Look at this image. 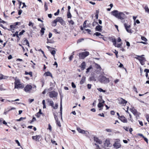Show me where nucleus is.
<instances>
[{"label":"nucleus","mask_w":149,"mask_h":149,"mask_svg":"<svg viewBox=\"0 0 149 149\" xmlns=\"http://www.w3.org/2000/svg\"><path fill=\"white\" fill-rule=\"evenodd\" d=\"M111 14L121 20H123L125 17V15L123 13L119 12L117 10H114L112 11Z\"/></svg>","instance_id":"nucleus-1"},{"label":"nucleus","mask_w":149,"mask_h":149,"mask_svg":"<svg viewBox=\"0 0 149 149\" xmlns=\"http://www.w3.org/2000/svg\"><path fill=\"white\" fill-rule=\"evenodd\" d=\"M98 79L99 81L102 83L107 84L109 82V78L102 75H100L98 77Z\"/></svg>","instance_id":"nucleus-2"},{"label":"nucleus","mask_w":149,"mask_h":149,"mask_svg":"<svg viewBox=\"0 0 149 149\" xmlns=\"http://www.w3.org/2000/svg\"><path fill=\"white\" fill-rule=\"evenodd\" d=\"M89 54V52L87 51L80 53L79 54V57L80 58L84 59Z\"/></svg>","instance_id":"nucleus-3"},{"label":"nucleus","mask_w":149,"mask_h":149,"mask_svg":"<svg viewBox=\"0 0 149 149\" xmlns=\"http://www.w3.org/2000/svg\"><path fill=\"white\" fill-rule=\"evenodd\" d=\"M131 111L134 115L136 116L137 119L139 117V115L141 114V113L138 112L137 111L134 109V108H132L131 109Z\"/></svg>","instance_id":"nucleus-4"},{"label":"nucleus","mask_w":149,"mask_h":149,"mask_svg":"<svg viewBox=\"0 0 149 149\" xmlns=\"http://www.w3.org/2000/svg\"><path fill=\"white\" fill-rule=\"evenodd\" d=\"M120 141V140L119 139L117 140V141L113 145L114 148L117 149L120 147L121 145L119 142Z\"/></svg>","instance_id":"nucleus-5"},{"label":"nucleus","mask_w":149,"mask_h":149,"mask_svg":"<svg viewBox=\"0 0 149 149\" xmlns=\"http://www.w3.org/2000/svg\"><path fill=\"white\" fill-rule=\"evenodd\" d=\"M124 26L126 31L129 33H132V31L131 29H129L131 26L130 25H128L127 24H124Z\"/></svg>","instance_id":"nucleus-6"},{"label":"nucleus","mask_w":149,"mask_h":149,"mask_svg":"<svg viewBox=\"0 0 149 149\" xmlns=\"http://www.w3.org/2000/svg\"><path fill=\"white\" fill-rule=\"evenodd\" d=\"M108 39L113 43V44L115 47H116V40L114 36L109 37Z\"/></svg>","instance_id":"nucleus-7"},{"label":"nucleus","mask_w":149,"mask_h":149,"mask_svg":"<svg viewBox=\"0 0 149 149\" xmlns=\"http://www.w3.org/2000/svg\"><path fill=\"white\" fill-rule=\"evenodd\" d=\"M42 136L40 135H36L32 136V139L36 141L39 142L42 139Z\"/></svg>","instance_id":"nucleus-8"},{"label":"nucleus","mask_w":149,"mask_h":149,"mask_svg":"<svg viewBox=\"0 0 149 149\" xmlns=\"http://www.w3.org/2000/svg\"><path fill=\"white\" fill-rule=\"evenodd\" d=\"M137 56L140 57L141 59H139L138 58H136L137 59L139 60L141 64L143 65L145 64L144 62L146 61L145 58L144 57H141V56Z\"/></svg>","instance_id":"nucleus-9"},{"label":"nucleus","mask_w":149,"mask_h":149,"mask_svg":"<svg viewBox=\"0 0 149 149\" xmlns=\"http://www.w3.org/2000/svg\"><path fill=\"white\" fill-rule=\"evenodd\" d=\"M57 93L54 91H52L50 93L49 97L51 98L55 97L57 95Z\"/></svg>","instance_id":"nucleus-10"},{"label":"nucleus","mask_w":149,"mask_h":149,"mask_svg":"<svg viewBox=\"0 0 149 149\" xmlns=\"http://www.w3.org/2000/svg\"><path fill=\"white\" fill-rule=\"evenodd\" d=\"M32 88V87L31 85H28L25 87L24 90L26 92H28Z\"/></svg>","instance_id":"nucleus-11"},{"label":"nucleus","mask_w":149,"mask_h":149,"mask_svg":"<svg viewBox=\"0 0 149 149\" xmlns=\"http://www.w3.org/2000/svg\"><path fill=\"white\" fill-rule=\"evenodd\" d=\"M118 118L123 123H127V119L124 116H120Z\"/></svg>","instance_id":"nucleus-12"},{"label":"nucleus","mask_w":149,"mask_h":149,"mask_svg":"<svg viewBox=\"0 0 149 149\" xmlns=\"http://www.w3.org/2000/svg\"><path fill=\"white\" fill-rule=\"evenodd\" d=\"M57 22H60L61 24L63 25L64 23V21L62 19V18L61 17H58L56 19Z\"/></svg>","instance_id":"nucleus-13"},{"label":"nucleus","mask_w":149,"mask_h":149,"mask_svg":"<svg viewBox=\"0 0 149 149\" xmlns=\"http://www.w3.org/2000/svg\"><path fill=\"white\" fill-rule=\"evenodd\" d=\"M94 141L96 142L97 143L99 144H101L102 143V141L100 140L97 138L95 136H94Z\"/></svg>","instance_id":"nucleus-14"},{"label":"nucleus","mask_w":149,"mask_h":149,"mask_svg":"<svg viewBox=\"0 0 149 149\" xmlns=\"http://www.w3.org/2000/svg\"><path fill=\"white\" fill-rule=\"evenodd\" d=\"M120 104L123 105H125L127 103V101L122 98H121L120 100Z\"/></svg>","instance_id":"nucleus-15"},{"label":"nucleus","mask_w":149,"mask_h":149,"mask_svg":"<svg viewBox=\"0 0 149 149\" xmlns=\"http://www.w3.org/2000/svg\"><path fill=\"white\" fill-rule=\"evenodd\" d=\"M102 27L101 26H100V25L98 24V25H97L95 29L97 31H99L100 32L102 30Z\"/></svg>","instance_id":"nucleus-16"},{"label":"nucleus","mask_w":149,"mask_h":149,"mask_svg":"<svg viewBox=\"0 0 149 149\" xmlns=\"http://www.w3.org/2000/svg\"><path fill=\"white\" fill-rule=\"evenodd\" d=\"M86 63L85 62H83L81 64L80 67L82 70H84L86 68Z\"/></svg>","instance_id":"nucleus-17"},{"label":"nucleus","mask_w":149,"mask_h":149,"mask_svg":"<svg viewBox=\"0 0 149 149\" xmlns=\"http://www.w3.org/2000/svg\"><path fill=\"white\" fill-rule=\"evenodd\" d=\"M24 87L23 85L20 83L16 86H15V88H23Z\"/></svg>","instance_id":"nucleus-18"},{"label":"nucleus","mask_w":149,"mask_h":149,"mask_svg":"<svg viewBox=\"0 0 149 149\" xmlns=\"http://www.w3.org/2000/svg\"><path fill=\"white\" fill-rule=\"evenodd\" d=\"M110 144V141L109 140L106 139L104 143V146L106 147H108Z\"/></svg>","instance_id":"nucleus-19"},{"label":"nucleus","mask_w":149,"mask_h":149,"mask_svg":"<svg viewBox=\"0 0 149 149\" xmlns=\"http://www.w3.org/2000/svg\"><path fill=\"white\" fill-rule=\"evenodd\" d=\"M86 80V77H83L81 78V80L80 81V84H82L84 83Z\"/></svg>","instance_id":"nucleus-20"},{"label":"nucleus","mask_w":149,"mask_h":149,"mask_svg":"<svg viewBox=\"0 0 149 149\" xmlns=\"http://www.w3.org/2000/svg\"><path fill=\"white\" fill-rule=\"evenodd\" d=\"M103 103H101V102L99 103L98 104L97 106L98 107L101 108L99 109V110H101L102 109V108L101 107H103V105L102 104Z\"/></svg>","instance_id":"nucleus-21"},{"label":"nucleus","mask_w":149,"mask_h":149,"mask_svg":"<svg viewBox=\"0 0 149 149\" xmlns=\"http://www.w3.org/2000/svg\"><path fill=\"white\" fill-rule=\"evenodd\" d=\"M45 74H46V76H50L52 77V74L49 72H47L45 73Z\"/></svg>","instance_id":"nucleus-22"},{"label":"nucleus","mask_w":149,"mask_h":149,"mask_svg":"<svg viewBox=\"0 0 149 149\" xmlns=\"http://www.w3.org/2000/svg\"><path fill=\"white\" fill-rule=\"evenodd\" d=\"M20 83V81L19 80V79H15V81L14 83L15 84V86H16L17 84H19Z\"/></svg>","instance_id":"nucleus-23"},{"label":"nucleus","mask_w":149,"mask_h":149,"mask_svg":"<svg viewBox=\"0 0 149 149\" xmlns=\"http://www.w3.org/2000/svg\"><path fill=\"white\" fill-rule=\"evenodd\" d=\"M95 68L97 69H101V67L100 65L96 63H95Z\"/></svg>","instance_id":"nucleus-24"},{"label":"nucleus","mask_w":149,"mask_h":149,"mask_svg":"<svg viewBox=\"0 0 149 149\" xmlns=\"http://www.w3.org/2000/svg\"><path fill=\"white\" fill-rule=\"evenodd\" d=\"M94 35L97 36H103V35H102L100 33L98 32H96L95 33Z\"/></svg>","instance_id":"nucleus-25"},{"label":"nucleus","mask_w":149,"mask_h":149,"mask_svg":"<svg viewBox=\"0 0 149 149\" xmlns=\"http://www.w3.org/2000/svg\"><path fill=\"white\" fill-rule=\"evenodd\" d=\"M44 8L45 11L48 10V5L47 2H45Z\"/></svg>","instance_id":"nucleus-26"},{"label":"nucleus","mask_w":149,"mask_h":149,"mask_svg":"<svg viewBox=\"0 0 149 149\" xmlns=\"http://www.w3.org/2000/svg\"><path fill=\"white\" fill-rule=\"evenodd\" d=\"M25 74L26 75L29 74V75H30L31 77H32L33 76L32 72H28L26 71H25Z\"/></svg>","instance_id":"nucleus-27"},{"label":"nucleus","mask_w":149,"mask_h":149,"mask_svg":"<svg viewBox=\"0 0 149 149\" xmlns=\"http://www.w3.org/2000/svg\"><path fill=\"white\" fill-rule=\"evenodd\" d=\"M89 80H90V81H95L96 79H95L94 76H92L89 78Z\"/></svg>","instance_id":"nucleus-28"},{"label":"nucleus","mask_w":149,"mask_h":149,"mask_svg":"<svg viewBox=\"0 0 149 149\" xmlns=\"http://www.w3.org/2000/svg\"><path fill=\"white\" fill-rule=\"evenodd\" d=\"M49 103V104L52 107H54V103L52 101L50 100L48 102Z\"/></svg>","instance_id":"nucleus-29"},{"label":"nucleus","mask_w":149,"mask_h":149,"mask_svg":"<svg viewBox=\"0 0 149 149\" xmlns=\"http://www.w3.org/2000/svg\"><path fill=\"white\" fill-rule=\"evenodd\" d=\"M92 68V66L91 65L88 68L86 69V73H88L90 71V70Z\"/></svg>","instance_id":"nucleus-30"},{"label":"nucleus","mask_w":149,"mask_h":149,"mask_svg":"<svg viewBox=\"0 0 149 149\" xmlns=\"http://www.w3.org/2000/svg\"><path fill=\"white\" fill-rule=\"evenodd\" d=\"M97 90L100 92H103V93H105L106 92V91L105 90H103L101 88H97Z\"/></svg>","instance_id":"nucleus-31"},{"label":"nucleus","mask_w":149,"mask_h":149,"mask_svg":"<svg viewBox=\"0 0 149 149\" xmlns=\"http://www.w3.org/2000/svg\"><path fill=\"white\" fill-rule=\"evenodd\" d=\"M45 29L43 27H42L41 28V30H40V32L42 33V35H43L45 32Z\"/></svg>","instance_id":"nucleus-32"},{"label":"nucleus","mask_w":149,"mask_h":149,"mask_svg":"<svg viewBox=\"0 0 149 149\" xmlns=\"http://www.w3.org/2000/svg\"><path fill=\"white\" fill-rule=\"evenodd\" d=\"M57 21L56 19L54 20L52 22V26H55L56 25Z\"/></svg>","instance_id":"nucleus-33"},{"label":"nucleus","mask_w":149,"mask_h":149,"mask_svg":"<svg viewBox=\"0 0 149 149\" xmlns=\"http://www.w3.org/2000/svg\"><path fill=\"white\" fill-rule=\"evenodd\" d=\"M67 16L68 18H71V17L72 15L71 13H70V11H68L67 15Z\"/></svg>","instance_id":"nucleus-34"},{"label":"nucleus","mask_w":149,"mask_h":149,"mask_svg":"<svg viewBox=\"0 0 149 149\" xmlns=\"http://www.w3.org/2000/svg\"><path fill=\"white\" fill-rule=\"evenodd\" d=\"M18 32L16 31L15 33L13 34V36L15 37V36L18 38H19V36L18 35Z\"/></svg>","instance_id":"nucleus-35"},{"label":"nucleus","mask_w":149,"mask_h":149,"mask_svg":"<svg viewBox=\"0 0 149 149\" xmlns=\"http://www.w3.org/2000/svg\"><path fill=\"white\" fill-rule=\"evenodd\" d=\"M144 9H145L146 12H147L148 13H149V9L147 6H145Z\"/></svg>","instance_id":"nucleus-36"},{"label":"nucleus","mask_w":149,"mask_h":149,"mask_svg":"<svg viewBox=\"0 0 149 149\" xmlns=\"http://www.w3.org/2000/svg\"><path fill=\"white\" fill-rule=\"evenodd\" d=\"M101 99H99L98 100L99 101V103L101 102V103H104L105 102L102 99V97H101Z\"/></svg>","instance_id":"nucleus-37"},{"label":"nucleus","mask_w":149,"mask_h":149,"mask_svg":"<svg viewBox=\"0 0 149 149\" xmlns=\"http://www.w3.org/2000/svg\"><path fill=\"white\" fill-rule=\"evenodd\" d=\"M24 42L25 43L26 45L29 46V42L27 39H25L24 40Z\"/></svg>","instance_id":"nucleus-38"},{"label":"nucleus","mask_w":149,"mask_h":149,"mask_svg":"<svg viewBox=\"0 0 149 149\" xmlns=\"http://www.w3.org/2000/svg\"><path fill=\"white\" fill-rule=\"evenodd\" d=\"M97 24H98L97 22H96L95 20H94V21L93 22L92 25L93 26H95Z\"/></svg>","instance_id":"nucleus-39"},{"label":"nucleus","mask_w":149,"mask_h":149,"mask_svg":"<svg viewBox=\"0 0 149 149\" xmlns=\"http://www.w3.org/2000/svg\"><path fill=\"white\" fill-rule=\"evenodd\" d=\"M57 125H58L59 127H61V124L60 121H58V120L56 121Z\"/></svg>","instance_id":"nucleus-40"},{"label":"nucleus","mask_w":149,"mask_h":149,"mask_svg":"<svg viewBox=\"0 0 149 149\" xmlns=\"http://www.w3.org/2000/svg\"><path fill=\"white\" fill-rule=\"evenodd\" d=\"M85 30L86 31H87V32L89 34H92L91 31L90 29H86Z\"/></svg>","instance_id":"nucleus-41"},{"label":"nucleus","mask_w":149,"mask_h":149,"mask_svg":"<svg viewBox=\"0 0 149 149\" xmlns=\"http://www.w3.org/2000/svg\"><path fill=\"white\" fill-rule=\"evenodd\" d=\"M56 53V51L54 50H52L51 52V54L54 56Z\"/></svg>","instance_id":"nucleus-42"},{"label":"nucleus","mask_w":149,"mask_h":149,"mask_svg":"<svg viewBox=\"0 0 149 149\" xmlns=\"http://www.w3.org/2000/svg\"><path fill=\"white\" fill-rule=\"evenodd\" d=\"M84 40V39L83 38H81L80 39H79L77 41V43H79L82 42V41H83Z\"/></svg>","instance_id":"nucleus-43"},{"label":"nucleus","mask_w":149,"mask_h":149,"mask_svg":"<svg viewBox=\"0 0 149 149\" xmlns=\"http://www.w3.org/2000/svg\"><path fill=\"white\" fill-rule=\"evenodd\" d=\"M26 118V117H21L19 119L17 120L18 121H20L23 119H25Z\"/></svg>","instance_id":"nucleus-44"},{"label":"nucleus","mask_w":149,"mask_h":149,"mask_svg":"<svg viewBox=\"0 0 149 149\" xmlns=\"http://www.w3.org/2000/svg\"><path fill=\"white\" fill-rule=\"evenodd\" d=\"M60 10L59 9H58L57 12L54 13V15L55 16L57 15H58L59 13Z\"/></svg>","instance_id":"nucleus-45"},{"label":"nucleus","mask_w":149,"mask_h":149,"mask_svg":"<svg viewBox=\"0 0 149 149\" xmlns=\"http://www.w3.org/2000/svg\"><path fill=\"white\" fill-rule=\"evenodd\" d=\"M34 24L32 23L31 22H29V26H31L33 27V26Z\"/></svg>","instance_id":"nucleus-46"},{"label":"nucleus","mask_w":149,"mask_h":149,"mask_svg":"<svg viewBox=\"0 0 149 149\" xmlns=\"http://www.w3.org/2000/svg\"><path fill=\"white\" fill-rule=\"evenodd\" d=\"M58 104H56L55 105V106L54 107H54H53L54 108V109H56L58 108Z\"/></svg>","instance_id":"nucleus-47"},{"label":"nucleus","mask_w":149,"mask_h":149,"mask_svg":"<svg viewBox=\"0 0 149 149\" xmlns=\"http://www.w3.org/2000/svg\"><path fill=\"white\" fill-rule=\"evenodd\" d=\"M25 31L24 30H22L19 33V35L20 36L23 34L24 32H25Z\"/></svg>","instance_id":"nucleus-48"},{"label":"nucleus","mask_w":149,"mask_h":149,"mask_svg":"<svg viewBox=\"0 0 149 149\" xmlns=\"http://www.w3.org/2000/svg\"><path fill=\"white\" fill-rule=\"evenodd\" d=\"M68 22L70 24H71L72 25H73L74 24L73 21L72 20L70 21H68Z\"/></svg>","instance_id":"nucleus-49"},{"label":"nucleus","mask_w":149,"mask_h":149,"mask_svg":"<svg viewBox=\"0 0 149 149\" xmlns=\"http://www.w3.org/2000/svg\"><path fill=\"white\" fill-rule=\"evenodd\" d=\"M15 25H12L10 26V28L12 29H14L15 28Z\"/></svg>","instance_id":"nucleus-50"},{"label":"nucleus","mask_w":149,"mask_h":149,"mask_svg":"<svg viewBox=\"0 0 149 149\" xmlns=\"http://www.w3.org/2000/svg\"><path fill=\"white\" fill-rule=\"evenodd\" d=\"M141 39L142 40L145 41H146L147 40V39L144 37H141Z\"/></svg>","instance_id":"nucleus-51"},{"label":"nucleus","mask_w":149,"mask_h":149,"mask_svg":"<svg viewBox=\"0 0 149 149\" xmlns=\"http://www.w3.org/2000/svg\"><path fill=\"white\" fill-rule=\"evenodd\" d=\"M72 86V88H75L76 87V86L74 84L73 82H72L71 84Z\"/></svg>","instance_id":"nucleus-52"},{"label":"nucleus","mask_w":149,"mask_h":149,"mask_svg":"<svg viewBox=\"0 0 149 149\" xmlns=\"http://www.w3.org/2000/svg\"><path fill=\"white\" fill-rule=\"evenodd\" d=\"M86 21H84V23H83V26L84 28L86 27Z\"/></svg>","instance_id":"nucleus-53"},{"label":"nucleus","mask_w":149,"mask_h":149,"mask_svg":"<svg viewBox=\"0 0 149 149\" xmlns=\"http://www.w3.org/2000/svg\"><path fill=\"white\" fill-rule=\"evenodd\" d=\"M136 23L138 24H139L140 23V22L138 19H137V20H136V22H134V25H135L136 24Z\"/></svg>","instance_id":"nucleus-54"},{"label":"nucleus","mask_w":149,"mask_h":149,"mask_svg":"<svg viewBox=\"0 0 149 149\" xmlns=\"http://www.w3.org/2000/svg\"><path fill=\"white\" fill-rule=\"evenodd\" d=\"M94 145L96 146V149H100L99 146L96 143H95Z\"/></svg>","instance_id":"nucleus-55"},{"label":"nucleus","mask_w":149,"mask_h":149,"mask_svg":"<svg viewBox=\"0 0 149 149\" xmlns=\"http://www.w3.org/2000/svg\"><path fill=\"white\" fill-rule=\"evenodd\" d=\"M98 116L102 117H104V114L103 113H99L98 115Z\"/></svg>","instance_id":"nucleus-56"},{"label":"nucleus","mask_w":149,"mask_h":149,"mask_svg":"<svg viewBox=\"0 0 149 149\" xmlns=\"http://www.w3.org/2000/svg\"><path fill=\"white\" fill-rule=\"evenodd\" d=\"M87 132V131H85L84 130H82L81 133L82 134H86V132Z\"/></svg>","instance_id":"nucleus-57"},{"label":"nucleus","mask_w":149,"mask_h":149,"mask_svg":"<svg viewBox=\"0 0 149 149\" xmlns=\"http://www.w3.org/2000/svg\"><path fill=\"white\" fill-rule=\"evenodd\" d=\"M73 58V56L72 55H71L69 58V60L71 61H72V59Z\"/></svg>","instance_id":"nucleus-58"},{"label":"nucleus","mask_w":149,"mask_h":149,"mask_svg":"<svg viewBox=\"0 0 149 149\" xmlns=\"http://www.w3.org/2000/svg\"><path fill=\"white\" fill-rule=\"evenodd\" d=\"M106 130V131L108 132H112L111 129H107Z\"/></svg>","instance_id":"nucleus-59"},{"label":"nucleus","mask_w":149,"mask_h":149,"mask_svg":"<svg viewBox=\"0 0 149 149\" xmlns=\"http://www.w3.org/2000/svg\"><path fill=\"white\" fill-rule=\"evenodd\" d=\"M56 33H60V32H58L57 31V30L56 29H54L53 30Z\"/></svg>","instance_id":"nucleus-60"},{"label":"nucleus","mask_w":149,"mask_h":149,"mask_svg":"<svg viewBox=\"0 0 149 149\" xmlns=\"http://www.w3.org/2000/svg\"><path fill=\"white\" fill-rule=\"evenodd\" d=\"M22 12V10H19L18 13V15H20L21 14Z\"/></svg>","instance_id":"nucleus-61"},{"label":"nucleus","mask_w":149,"mask_h":149,"mask_svg":"<svg viewBox=\"0 0 149 149\" xmlns=\"http://www.w3.org/2000/svg\"><path fill=\"white\" fill-rule=\"evenodd\" d=\"M34 100V99H29V103H31L33 102Z\"/></svg>","instance_id":"nucleus-62"},{"label":"nucleus","mask_w":149,"mask_h":149,"mask_svg":"<svg viewBox=\"0 0 149 149\" xmlns=\"http://www.w3.org/2000/svg\"><path fill=\"white\" fill-rule=\"evenodd\" d=\"M35 115L38 118H39L40 116V114L39 113H36Z\"/></svg>","instance_id":"nucleus-63"},{"label":"nucleus","mask_w":149,"mask_h":149,"mask_svg":"<svg viewBox=\"0 0 149 149\" xmlns=\"http://www.w3.org/2000/svg\"><path fill=\"white\" fill-rule=\"evenodd\" d=\"M144 72H149V69H146L144 70Z\"/></svg>","instance_id":"nucleus-64"}]
</instances>
